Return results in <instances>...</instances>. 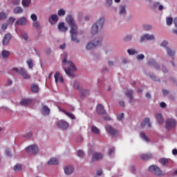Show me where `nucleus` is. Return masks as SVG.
<instances>
[{"label": "nucleus", "instance_id": "obj_48", "mask_svg": "<svg viewBox=\"0 0 177 177\" xmlns=\"http://www.w3.org/2000/svg\"><path fill=\"white\" fill-rule=\"evenodd\" d=\"M26 63H28L29 68H32V59H28V62H26Z\"/></svg>", "mask_w": 177, "mask_h": 177}, {"label": "nucleus", "instance_id": "obj_58", "mask_svg": "<svg viewBox=\"0 0 177 177\" xmlns=\"http://www.w3.org/2000/svg\"><path fill=\"white\" fill-rule=\"evenodd\" d=\"M115 149L114 148H111L109 151V155L111 156L113 153H114Z\"/></svg>", "mask_w": 177, "mask_h": 177}, {"label": "nucleus", "instance_id": "obj_10", "mask_svg": "<svg viewBox=\"0 0 177 177\" xmlns=\"http://www.w3.org/2000/svg\"><path fill=\"white\" fill-rule=\"evenodd\" d=\"M26 153H31L33 155H36L38 151V147L37 145H30L26 148Z\"/></svg>", "mask_w": 177, "mask_h": 177}, {"label": "nucleus", "instance_id": "obj_34", "mask_svg": "<svg viewBox=\"0 0 177 177\" xmlns=\"http://www.w3.org/2000/svg\"><path fill=\"white\" fill-rule=\"evenodd\" d=\"M31 3V0H22V6L24 8H28Z\"/></svg>", "mask_w": 177, "mask_h": 177}, {"label": "nucleus", "instance_id": "obj_47", "mask_svg": "<svg viewBox=\"0 0 177 177\" xmlns=\"http://www.w3.org/2000/svg\"><path fill=\"white\" fill-rule=\"evenodd\" d=\"M124 113H120V115H117V120H122L124 118Z\"/></svg>", "mask_w": 177, "mask_h": 177}, {"label": "nucleus", "instance_id": "obj_15", "mask_svg": "<svg viewBox=\"0 0 177 177\" xmlns=\"http://www.w3.org/2000/svg\"><path fill=\"white\" fill-rule=\"evenodd\" d=\"M54 77H55V83H57V82L63 83L64 82L63 77H62L60 75L59 72L55 73Z\"/></svg>", "mask_w": 177, "mask_h": 177}, {"label": "nucleus", "instance_id": "obj_12", "mask_svg": "<svg viewBox=\"0 0 177 177\" xmlns=\"http://www.w3.org/2000/svg\"><path fill=\"white\" fill-rule=\"evenodd\" d=\"M103 158V154L102 153H93L91 156V162L98 161L99 160H102Z\"/></svg>", "mask_w": 177, "mask_h": 177}, {"label": "nucleus", "instance_id": "obj_30", "mask_svg": "<svg viewBox=\"0 0 177 177\" xmlns=\"http://www.w3.org/2000/svg\"><path fill=\"white\" fill-rule=\"evenodd\" d=\"M22 12H23V9L21 6H17L13 10V13L15 15L19 14V13H22Z\"/></svg>", "mask_w": 177, "mask_h": 177}, {"label": "nucleus", "instance_id": "obj_32", "mask_svg": "<svg viewBox=\"0 0 177 177\" xmlns=\"http://www.w3.org/2000/svg\"><path fill=\"white\" fill-rule=\"evenodd\" d=\"M120 15H126L127 14V10L124 6H120V10H119Z\"/></svg>", "mask_w": 177, "mask_h": 177}, {"label": "nucleus", "instance_id": "obj_37", "mask_svg": "<svg viewBox=\"0 0 177 177\" xmlns=\"http://www.w3.org/2000/svg\"><path fill=\"white\" fill-rule=\"evenodd\" d=\"M167 52L169 56L173 57L175 55V51H174L172 49H170L169 48L167 47Z\"/></svg>", "mask_w": 177, "mask_h": 177}, {"label": "nucleus", "instance_id": "obj_17", "mask_svg": "<svg viewBox=\"0 0 177 177\" xmlns=\"http://www.w3.org/2000/svg\"><path fill=\"white\" fill-rule=\"evenodd\" d=\"M147 64L149 65V66H153L157 70L160 68L159 66L156 62V60L153 59H149L147 62Z\"/></svg>", "mask_w": 177, "mask_h": 177}, {"label": "nucleus", "instance_id": "obj_25", "mask_svg": "<svg viewBox=\"0 0 177 177\" xmlns=\"http://www.w3.org/2000/svg\"><path fill=\"white\" fill-rule=\"evenodd\" d=\"M31 91L33 93H37L39 92V86L37 84H32L31 85Z\"/></svg>", "mask_w": 177, "mask_h": 177}, {"label": "nucleus", "instance_id": "obj_40", "mask_svg": "<svg viewBox=\"0 0 177 177\" xmlns=\"http://www.w3.org/2000/svg\"><path fill=\"white\" fill-rule=\"evenodd\" d=\"M32 26H33V27H35V28H36L38 30L41 29L40 24L37 21H33Z\"/></svg>", "mask_w": 177, "mask_h": 177}, {"label": "nucleus", "instance_id": "obj_26", "mask_svg": "<svg viewBox=\"0 0 177 177\" xmlns=\"http://www.w3.org/2000/svg\"><path fill=\"white\" fill-rule=\"evenodd\" d=\"M49 22H51V21H54L55 23H57L58 21V17L56 14L51 15L50 17H49L48 19Z\"/></svg>", "mask_w": 177, "mask_h": 177}, {"label": "nucleus", "instance_id": "obj_45", "mask_svg": "<svg viewBox=\"0 0 177 177\" xmlns=\"http://www.w3.org/2000/svg\"><path fill=\"white\" fill-rule=\"evenodd\" d=\"M31 19H32V21H33V22L34 21H37V15L32 14L31 15Z\"/></svg>", "mask_w": 177, "mask_h": 177}, {"label": "nucleus", "instance_id": "obj_53", "mask_svg": "<svg viewBox=\"0 0 177 177\" xmlns=\"http://www.w3.org/2000/svg\"><path fill=\"white\" fill-rule=\"evenodd\" d=\"M15 21V18H13V17H10L9 19H8V23L9 24H13Z\"/></svg>", "mask_w": 177, "mask_h": 177}, {"label": "nucleus", "instance_id": "obj_44", "mask_svg": "<svg viewBox=\"0 0 177 177\" xmlns=\"http://www.w3.org/2000/svg\"><path fill=\"white\" fill-rule=\"evenodd\" d=\"M127 51H128L129 55H133L135 53H138V52L136 50H135V49H128Z\"/></svg>", "mask_w": 177, "mask_h": 177}, {"label": "nucleus", "instance_id": "obj_46", "mask_svg": "<svg viewBox=\"0 0 177 177\" xmlns=\"http://www.w3.org/2000/svg\"><path fill=\"white\" fill-rule=\"evenodd\" d=\"M136 59H138V60H142L145 59V55L143 54H139L136 56Z\"/></svg>", "mask_w": 177, "mask_h": 177}, {"label": "nucleus", "instance_id": "obj_11", "mask_svg": "<svg viewBox=\"0 0 177 177\" xmlns=\"http://www.w3.org/2000/svg\"><path fill=\"white\" fill-rule=\"evenodd\" d=\"M57 127L61 129H67L69 127V124L64 120H59L57 123Z\"/></svg>", "mask_w": 177, "mask_h": 177}, {"label": "nucleus", "instance_id": "obj_61", "mask_svg": "<svg viewBox=\"0 0 177 177\" xmlns=\"http://www.w3.org/2000/svg\"><path fill=\"white\" fill-rule=\"evenodd\" d=\"M174 26H176V28H177V17L176 18H174Z\"/></svg>", "mask_w": 177, "mask_h": 177}, {"label": "nucleus", "instance_id": "obj_14", "mask_svg": "<svg viewBox=\"0 0 177 177\" xmlns=\"http://www.w3.org/2000/svg\"><path fill=\"white\" fill-rule=\"evenodd\" d=\"M154 38L155 37H154L153 35H148V34H147V35H145L144 36H142L141 37V39H140V41L141 42H143V41H145V40L153 41V40H154Z\"/></svg>", "mask_w": 177, "mask_h": 177}, {"label": "nucleus", "instance_id": "obj_5", "mask_svg": "<svg viewBox=\"0 0 177 177\" xmlns=\"http://www.w3.org/2000/svg\"><path fill=\"white\" fill-rule=\"evenodd\" d=\"M12 70L20 74L24 80H30L31 78L30 75H28L27 71H26L25 69L23 68H13Z\"/></svg>", "mask_w": 177, "mask_h": 177}, {"label": "nucleus", "instance_id": "obj_36", "mask_svg": "<svg viewBox=\"0 0 177 177\" xmlns=\"http://www.w3.org/2000/svg\"><path fill=\"white\" fill-rule=\"evenodd\" d=\"M8 56H10V52L6 50H3L2 51L3 59H6L8 57Z\"/></svg>", "mask_w": 177, "mask_h": 177}, {"label": "nucleus", "instance_id": "obj_64", "mask_svg": "<svg viewBox=\"0 0 177 177\" xmlns=\"http://www.w3.org/2000/svg\"><path fill=\"white\" fill-rule=\"evenodd\" d=\"M167 94H169V91L167 90H163V95H167Z\"/></svg>", "mask_w": 177, "mask_h": 177}, {"label": "nucleus", "instance_id": "obj_13", "mask_svg": "<svg viewBox=\"0 0 177 177\" xmlns=\"http://www.w3.org/2000/svg\"><path fill=\"white\" fill-rule=\"evenodd\" d=\"M147 126L148 128H151V124L150 123V119L148 118H145L144 119V120H142V123H141V127L142 128H145Z\"/></svg>", "mask_w": 177, "mask_h": 177}, {"label": "nucleus", "instance_id": "obj_60", "mask_svg": "<svg viewBox=\"0 0 177 177\" xmlns=\"http://www.w3.org/2000/svg\"><path fill=\"white\" fill-rule=\"evenodd\" d=\"M103 120H106V121H109V120H111V118L109 116H104V117H103Z\"/></svg>", "mask_w": 177, "mask_h": 177}, {"label": "nucleus", "instance_id": "obj_24", "mask_svg": "<svg viewBox=\"0 0 177 177\" xmlns=\"http://www.w3.org/2000/svg\"><path fill=\"white\" fill-rule=\"evenodd\" d=\"M58 29L62 32L67 31V28L64 26V22H61L60 24H58Z\"/></svg>", "mask_w": 177, "mask_h": 177}, {"label": "nucleus", "instance_id": "obj_43", "mask_svg": "<svg viewBox=\"0 0 177 177\" xmlns=\"http://www.w3.org/2000/svg\"><path fill=\"white\" fill-rule=\"evenodd\" d=\"M166 21H167V26H171L173 23V18L172 17H167Z\"/></svg>", "mask_w": 177, "mask_h": 177}, {"label": "nucleus", "instance_id": "obj_18", "mask_svg": "<svg viewBox=\"0 0 177 177\" xmlns=\"http://www.w3.org/2000/svg\"><path fill=\"white\" fill-rule=\"evenodd\" d=\"M125 95L129 98V104L132 102V100H133V91L132 90H128L125 93Z\"/></svg>", "mask_w": 177, "mask_h": 177}, {"label": "nucleus", "instance_id": "obj_27", "mask_svg": "<svg viewBox=\"0 0 177 177\" xmlns=\"http://www.w3.org/2000/svg\"><path fill=\"white\" fill-rule=\"evenodd\" d=\"M41 113L43 115H45L50 114V109L48 108L47 106H44L41 109Z\"/></svg>", "mask_w": 177, "mask_h": 177}, {"label": "nucleus", "instance_id": "obj_1", "mask_svg": "<svg viewBox=\"0 0 177 177\" xmlns=\"http://www.w3.org/2000/svg\"><path fill=\"white\" fill-rule=\"evenodd\" d=\"M66 22L71 27V41H73L76 44L80 43V39L77 38L78 37V26L75 24V22L74 21L73 17L71 15H68L66 17Z\"/></svg>", "mask_w": 177, "mask_h": 177}, {"label": "nucleus", "instance_id": "obj_6", "mask_svg": "<svg viewBox=\"0 0 177 177\" xmlns=\"http://www.w3.org/2000/svg\"><path fill=\"white\" fill-rule=\"evenodd\" d=\"M176 127V120L173 118H168L167 121H165V127L167 129H173Z\"/></svg>", "mask_w": 177, "mask_h": 177}, {"label": "nucleus", "instance_id": "obj_3", "mask_svg": "<svg viewBox=\"0 0 177 177\" xmlns=\"http://www.w3.org/2000/svg\"><path fill=\"white\" fill-rule=\"evenodd\" d=\"M104 21V18L101 17L95 24H93V27H91V35H95L97 34L100 30H102Z\"/></svg>", "mask_w": 177, "mask_h": 177}, {"label": "nucleus", "instance_id": "obj_35", "mask_svg": "<svg viewBox=\"0 0 177 177\" xmlns=\"http://www.w3.org/2000/svg\"><path fill=\"white\" fill-rule=\"evenodd\" d=\"M91 132H93V133H95L96 135H99L100 134V130L95 126L91 127Z\"/></svg>", "mask_w": 177, "mask_h": 177}, {"label": "nucleus", "instance_id": "obj_23", "mask_svg": "<svg viewBox=\"0 0 177 177\" xmlns=\"http://www.w3.org/2000/svg\"><path fill=\"white\" fill-rule=\"evenodd\" d=\"M32 103L31 99H23L21 101H20V104L23 106H27L28 104H30Z\"/></svg>", "mask_w": 177, "mask_h": 177}, {"label": "nucleus", "instance_id": "obj_51", "mask_svg": "<svg viewBox=\"0 0 177 177\" xmlns=\"http://www.w3.org/2000/svg\"><path fill=\"white\" fill-rule=\"evenodd\" d=\"M142 27L145 30H149L151 29V26L150 25H144Z\"/></svg>", "mask_w": 177, "mask_h": 177}, {"label": "nucleus", "instance_id": "obj_28", "mask_svg": "<svg viewBox=\"0 0 177 177\" xmlns=\"http://www.w3.org/2000/svg\"><path fill=\"white\" fill-rule=\"evenodd\" d=\"M156 119L158 120L159 124H162L164 122V119L162 118V115L160 114L156 115Z\"/></svg>", "mask_w": 177, "mask_h": 177}, {"label": "nucleus", "instance_id": "obj_49", "mask_svg": "<svg viewBox=\"0 0 177 177\" xmlns=\"http://www.w3.org/2000/svg\"><path fill=\"white\" fill-rule=\"evenodd\" d=\"M77 156L82 158L84 156V151L82 150L77 151Z\"/></svg>", "mask_w": 177, "mask_h": 177}, {"label": "nucleus", "instance_id": "obj_4", "mask_svg": "<svg viewBox=\"0 0 177 177\" xmlns=\"http://www.w3.org/2000/svg\"><path fill=\"white\" fill-rule=\"evenodd\" d=\"M73 86L75 89H77L78 91H80L82 97L88 96L90 93V91L88 90L82 89V86L80 85V83L78 82H75L73 83Z\"/></svg>", "mask_w": 177, "mask_h": 177}, {"label": "nucleus", "instance_id": "obj_54", "mask_svg": "<svg viewBox=\"0 0 177 177\" xmlns=\"http://www.w3.org/2000/svg\"><path fill=\"white\" fill-rule=\"evenodd\" d=\"M131 39H132L131 35H127L125 37L124 41H131Z\"/></svg>", "mask_w": 177, "mask_h": 177}, {"label": "nucleus", "instance_id": "obj_33", "mask_svg": "<svg viewBox=\"0 0 177 177\" xmlns=\"http://www.w3.org/2000/svg\"><path fill=\"white\" fill-rule=\"evenodd\" d=\"M158 162L163 165H166L167 163H169V159L161 158L158 160Z\"/></svg>", "mask_w": 177, "mask_h": 177}, {"label": "nucleus", "instance_id": "obj_38", "mask_svg": "<svg viewBox=\"0 0 177 177\" xmlns=\"http://www.w3.org/2000/svg\"><path fill=\"white\" fill-rule=\"evenodd\" d=\"M13 169L16 172L19 171L22 169V166L21 164H17L15 166H14Z\"/></svg>", "mask_w": 177, "mask_h": 177}, {"label": "nucleus", "instance_id": "obj_62", "mask_svg": "<svg viewBox=\"0 0 177 177\" xmlns=\"http://www.w3.org/2000/svg\"><path fill=\"white\" fill-rule=\"evenodd\" d=\"M102 174V170H97V176H101Z\"/></svg>", "mask_w": 177, "mask_h": 177}, {"label": "nucleus", "instance_id": "obj_9", "mask_svg": "<svg viewBox=\"0 0 177 177\" xmlns=\"http://www.w3.org/2000/svg\"><path fill=\"white\" fill-rule=\"evenodd\" d=\"M148 170L149 172H153L154 174L157 176H160L162 174L160 169L156 165L149 166Z\"/></svg>", "mask_w": 177, "mask_h": 177}, {"label": "nucleus", "instance_id": "obj_50", "mask_svg": "<svg viewBox=\"0 0 177 177\" xmlns=\"http://www.w3.org/2000/svg\"><path fill=\"white\" fill-rule=\"evenodd\" d=\"M21 37H22V38H23L24 39H25L26 41H27L28 39V35L26 34L25 32H22V33H21Z\"/></svg>", "mask_w": 177, "mask_h": 177}, {"label": "nucleus", "instance_id": "obj_19", "mask_svg": "<svg viewBox=\"0 0 177 177\" xmlns=\"http://www.w3.org/2000/svg\"><path fill=\"white\" fill-rule=\"evenodd\" d=\"M16 26H25L27 24V19L25 17H23L21 19H19L15 22Z\"/></svg>", "mask_w": 177, "mask_h": 177}, {"label": "nucleus", "instance_id": "obj_63", "mask_svg": "<svg viewBox=\"0 0 177 177\" xmlns=\"http://www.w3.org/2000/svg\"><path fill=\"white\" fill-rule=\"evenodd\" d=\"M172 153L173 155H177V149H173Z\"/></svg>", "mask_w": 177, "mask_h": 177}, {"label": "nucleus", "instance_id": "obj_22", "mask_svg": "<svg viewBox=\"0 0 177 177\" xmlns=\"http://www.w3.org/2000/svg\"><path fill=\"white\" fill-rule=\"evenodd\" d=\"M59 162V160L57 158H51L50 160H48V165H57Z\"/></svg>", "mask_w": 177, "mask_h": 177}, {"label": "nucleus", "instance_id": "obj_29", "mask_svg": "<svg viewBox=\"0 0 177 177\" xmlns=\"http://www.w3.org/2000/svg\"><path fill=\"white\" fill-rule=\"evenodd\" d=\"M151 158V153H146V154H142L141 155V159L143 160H150Z\"/></svg>", "mask_w": 177, "mask_h": 177}, {"label": "nucleus", "instance_id": "obj_16", "mask_svg": "<svg viewBox=\"0 0 177 177\" xmlns=\"http://www.w3.org/2000/svg\"><path fill=\"white\" fill-rule=\"evenodd\" d=\"M12 39V35L10 33H8L4 36L3 40V45L7 46L9 44L10 40Z\"/></svg>", "mask_w": 177, "mask_h": 177}, {"label": "nucleus", "instance_id": "obj_2", "mask_svg": "<svg viewBox=\"0 0 177 177\" xmlns=\"http://www.w3.org/2000/svg\"><path fill=\"white\" fill-rule=\"evenodd\" d=\"M62 64L68 68H64L65 73L67 74L68 77H73V71H76V67L74 66L72 62L68 61L67 62L66 58H64V59H62Z\"/></svg>", "mask_w": 177, "mask_h": 177}, {"label": "nucleus", "instance_id": "obj_20", "mask_svg": "<svg viewBox=\"0 0 177 177\" xmlns=\"http://www.w3.org/2000/svg\"><path fill=\"white\" fill-rule=\"evenodd\" d=\"M97 113L99 115L106 114V111L104 110V107L102 104H99L97 106Z\"/></svg>", "mask_w": 177, "mask_h": 177}, {"label": "nucleus", "instance_id": "obj_8", "mask_svg": "<svg viewBox=\"0 0 177 177\" xmlns=\"http://www.w3.org/2000/svg\"><path fill=\"white\" fill-rule=\"evenodd\" d=\"M106 131H107V133H109V135L115 138L116 136H118V130H115L113 127H112L111 125H106L105 127Z\"/></svg>", "mask_w": 177, "mask_h": 177}, {"label": "nucleus", "instance_id": "obj_59", "mask_svg": "<svg viewBox=\"0 0 177 177\" xmlns=\"http://www.w3.org/2000/svg\"><path fill=\"white\" fill-rule=\"evenodd\" d=\"M166 103L165 102H160V107L162 108V109H164V108H165L166 107Z\"/></svg>", "mask_w": 177, "mask_h": 177}, {"label": "nucleus", "instance_id": "obj_7", "mask_svg": "<svg viewBox=\"0 0 177 177\" xmlns=\"http://www.w3.org/2000/svg\"><path fill=\"white\" fill-rule=\"evenodd\" d=\"M102 40L99 39H95L93 41H91L90 43H88L86 45V49L87 50H91L93 48H95L96 46H98L100 44H101Z\"/></svg>", "mask_w": 177, "mask_h": 177}, {"label": "nucleus", "instance_id": "obj_56", "mask_svg": "<svg viewBox=\"0 0 177 177\" xmlns=\"http://www.w3.org/2000/svg\"><path fill=\"white\" fill-rule=\"evenodd\" d=\"M167 41H162V43H161V46H163L164 48H165L166 46H167Z\"/></svg>", "mask_w": 177, "mask_h": 177}, {"label": "nucleus", "instance_id": "obj_31", "mask_svg": "<svg viewBox=\"0 0 177 177\" xmlns=\"http://www.w3.org/2000/svg\"><path fill=\"white\" fill-rule=\"evenodd\" d=\"M62 112H64L65 115L69 117L71 120H75V116L69 112H67L66 110H62Z\"/></svg>", "mask_w": 177, "mask_h": 177}, {"label": "nucleus", "instance_id": "obj_21", "mask_svg": "<svg viewBox=\"0 0 177 177\" xmlns=\"http://www.w3.org/2000/svg\"><path fill=\"white\" fill-rule=\"evenodd\" d=\"M65 174L66 175H71V173L73 172L74 168L73 166H66L64 168Z\"/></svg>", "mask_w": 177, "mask_h": 177}, {"label": "nucleus", "instance_id": "obj_39", "mask_svg": "<svg viewBox=\"0 0 177 177\" xmlns=\"http://www.w3.org/2000/svg\"><path fill=\"white\" fill-rule=\"evenodd\" d=\"M140 136L141 137V138L142 140H144L145 142H149V138L147 137V136L146 135V133H141V134L140 135Z\"/></svg>", "mask_w": 177, "mask_h": 177}, {"label": "nucleus", "instance_id": "obj_42", "mask_svg": "<svg viewBox=\"0 0 177 177\" xmlns=\"http://www.w3.org/2000/svg\"><path fill=\"white\" fill-rule=\"evenodd\" d=\"M58 16H64L66 15V11L63 9V8H61L60 10H58Z\"/></svg>", "mask_w": 177, "mask_h": 177}, {"label": "nucleus", "instance_id": "obj_55", "mask_svg": "<svg viewBox=\"0 0 177 177\" xmlns=\"http://www.w3.org/2000/svg\"><path fill=\"white\" fill-rule=\"evenodd\" d=\"M6 154L7 156L11 157V152H10L8 149H6Z\"/></svg>", "mask_w": 177, "mask_h": 177}, {"label": "nucleus", "instance_id": "obj_52", "mask_svg": "<svg viewBox=\"0 0 177 177\" xmlns=\"http://www.w3.org/2000/svg\"><path fill=\"white\" fill-rule=\"evenodd\" d=\"M21 2V0H12V3L15 6H17Z\"/></svg>", "mask_w": 177, "mask_h": 177}, {"label": "nucleus", "instance_id": "obj_57", "mask_svg": "<svg viewBox=\"0 0 177 177\" xmlns=\"http://www.w3.org/2000/svg\"><path fill=\"white\" fill-rule=\"evenodd\" d=\"M8 24H3L2 25V29L3 30H6V28H8Z\"/></svg>", "mask_w": 177, "mask_h": 177}, {"label": "nucleus", "instance_id": "obj_41", "mask_svg": "<svg viewBox=\"0 0 177 177\" xmlns=\"http://www.w3.org/2000/svg\"><path fill=\"white\" fill-rule=\"evenodd\" d=\"M8 17V14H6L5 12L2 11L0 12V20L5 19Z\"/></svg>", "mask_w": 177, "mask_h": 177}]
</instances>
